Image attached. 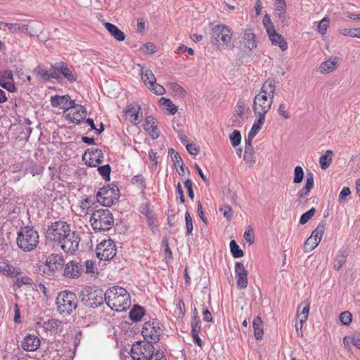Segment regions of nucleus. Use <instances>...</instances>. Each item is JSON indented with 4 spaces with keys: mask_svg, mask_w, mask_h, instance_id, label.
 <instances>
[{
    "mask_svg": "<svg viewBox=\"0 0 360 360\" xmlns=\"http://www.w3.org/2000/svg\"><path fill=\"white\" fill-rule=\"evenodd\" d=\"M143 315V309L139 306H134L129 312V318L134 321H139Z\"/></svg>",
    "mask_w": 360,
    "mask_h": 360,
    "instance_id": "nucleus-42",
    "label": "nucleus"
},
{
    "mask_svg": "<svg viewBox=\"0 0 360 360\" xmlns=\"http://www.w3.org/2000/svg\"><path fill=\"white\" fill-rule=\"evenodd\" d=\"M234 272L237 287L239 289L247 288L248 285V272L244 264L242 262H237L235 264Z\"/></svg>",
    "mask_w": 360,
    "mask_h": 360,
    "instance_id": "nucleus-18",
    "label": "nucleus"
},
{
    "mask_svg": "<svg viewBox=\"0 0 360 360\" xmlns=\"http://www.w3.org/2000/svg\"><path fill=\"white\" fill-rule=\"evenodd\" d=\"M91 225L95 231H105L110 230L114 224V217L110 210L99 209L95 210L90 218Z\"/></svg>",
    "mask_w": 360,
    "mask_h": 360,
    "instance_id": "nucleus-7",
    "label": "nucleus"
},
{
    "mask_svg": "<svg viewBox=\"0 0 360 360\" xmlns=\"http://www.w3.org/2000/svg\"><path fill=\"white\" fill-rule=\"evenodd\" d=\"M310 309V303L308 301H304L300 303L297 309V321L304 324L309 317Z\"/></svg>",
    "mask_w": 360,
    "mask_h": 360,
    "instance_id": "nucleus-28",
    "label": "nucleus"
},
{
    "mask_svg": "<svg viewBox=\"0 0 360 360\" xmlns=\"http://www.w3.org/2000/svg\"><path fill=\"white\" fill-rule=\"evenodd\" d=\"M268 37L274 46H278L281 51H285L288 49V45L284 37L278 33L274 27L268 29Z\"/></svg>",
    "mask_w": 360,
    "mask_h": 360,
    "instance_id": "nucleus-23",
    "label": "nucleus"
},
{
    "mask_svg": "<svg viewBox=\"0 0 360 360\" xmlns=\"http://www.w3.org/2000/svg\"><path fill=\"white\" fill-rule=\"evenodd\" d=\"M341 33L344 36H349L353 38H356L360 39V28H346L343 29L341 31Z\"/></svg>",
    "mask_w": 360,
    "mask_h": 360,
    "instance_id": "nucleus-51",
    "label": "nucleus"
},
{
    "mask_svg": "<svg viewBox=\"0 0 360 360\" xmlns=\"http://www.w3.org/2000/svg\"><path fill=\"white\" fill-rule=\"evenodd\" d=\"M103 154L101 150L88 149L82 156L83 160L90 167H97L103 161Z\"/></svg>",
    "mask_w": 360,
    "mask_h": 360,
    "instance_id": "nucleus-19",
    "label": "nucleus"
},
{
    "mask_svg": "<svg viewBox=\"0 0 360 360\" xmlns=\"http://www.w3.org/2000/svg\"><path fill=\"white\" fill-rule=\"evenodd\" d=\"M168 153L171 155L172 161L175 167H178V165L183 163V160L179 154L173 148H169Z\"/></svg>",
    "mask_w": 360,
    "mask_h": 360,
    "instance_id": "nucleus-55",
    "label": "nucleus"
},
{
    "mask_svg": "<svg viewBox=\"0 0 360 360\" xmlns=\"http://www.w3.org/2000/svg\"><path fill=\"white\" fill-rule=\"evenodd\" d=\"M39 234L32 227L25 226L20 229L17 236V245L23 252L34 250L39 243Z\"/></svg>",
    "mask_w": 360,
    "mask_h": 360,
    "instance_id": "nucleus-6",
    "label": "nucleus"
},
{
    "mask_svg": "<svg viewBox=\"0 0 360 360\" xmlns=\"http://www.w3.org/2000/svg\"><path fill=\"white\" fill-rule=\"evenodd\" d=\"M232 29L225 24L214 25L211 31L212 44L219 50L229 46L233 39Z\"/></svg>",
    "mask_w": 360,
    "mask_h": 360,
    "instance_id": "nucleus-5",
    "label": "nucleus"
},
{
    "mask_svg": "<svg viewBox=\"0 0 360 360\" xmlns=\"http://www.w3.org/2000/svg\"><path fill=\"white\" fill-rule=\"evenodd\" d=\"M316 209L312 207L309 211L303 214L300 219V223L301 224H306L309 219L314 215Z\"/></svg>",
    "mask_w": 360,
    "mask_h": 360,
    "instance_id": "nucleus-57",
    "label": "nucleus"
},
{
    "mask_svg": "<svg viewBox=\"0 0 360 360\" xmlns=\"http://www.w3.org/2000/svg\"><path fill=\"white\" fill-rule=\"evenodd\" d=\"M133 360H166L162 351L155 350L153 344L144 341H138L131 349Z\"/></svg>",
    "mask_w": 360,
    "mask_h": 360,
    "instance_id": "nucleus-4",
    "label": "nucleus"
},
{
    "mask_svg": "<svg viewBox=\"0 0 360 360\" xmlns=\"http://www.w3.org/2000/svg\"><path fill=\"white\" fill-rule=\"evenodd\" d=\"M304 176V173L302 167L301 166H296L294 169V176H293V183L295 184H300Z\"/></svg>",
    "mask_w": 360,
    "mask_h": 360,
    "instance_id": "nucleus-46",
    "label": "nucleus"
},
{
    "mask_svg": "<svg viewBox=\"0 0 360 360\" xmlns=\"http://www.w3.org/2000/svg\"><path fill=\"white\" fill-rule=\"evenodd\" d=\"M56 304L60 314L68 315L77 308V298L73 292L64 290L58 295Z\"/></svg>",
    "mask_w": 360,
    "mask_h": 360,
    "instance_id": "nucleus-8",
    "label": "nucleus"
},
{
    "mask_svg": "<svg viewBox=\"0 0 360 360\" xmlns=\"http://www.w3.org/2000/svg\"><path fill=\"white\" fill-rule=\"evenodd\" d=\"M229 139L233 147L238 146L241 142V135L238 130H234L230 135Z\"/></svg>",
    "mask_w": 360,
    "mask_h": 360,
    "instance_id": "nucleus-52",
    "label": "nucleus"
},
{
    "mask_svg": "<svg viewBox=\"0 0 360 360\" xmlns=\"http://www.w3.org/2000/svg\"><path fill=\"white\" fill-rule=\"evenodd\" d=\"M46 238L57 243L65 252L70 254L77 250L80 240L78 235L70 229L66 222L62 221L52 223L48 227Z\"/></svg>",
    "mask_w": 360,
    "mask_h": 360,
    "instance_id": "nucleus-1",
    "label": "nucleus"
},
{
    "mask_svg": "<svg viewBox=\"0 0 360 360\" xmlns=\"http://www.w3.org/2000/svg\"><path fill=\"white\" fill-rule=\"evenodd\" d=\"M239 44L245 53H252L257 49V40L252 28L246 27L243 30L240 36Z\"/></svg>",
    "mask_w": 360,
    "mask_h": 360,
    "instance_id": "nucleus-13",
    "label": "nucleus"
},
{
    "mask_svg": "<svg viewBox=\"0 0 360 360\" xmlns=\"http://www.w3.org/2000/svg\"><path fill=\"white\" fill-rule=\"evenodd\" d=\"M348 254L346 252H340L334 259L333 266L335 270L339 271L347 262Z\"/></svg>",
    "mask_w": 360,
    "mask_h": 360,
    "instance_id": "nucleus-38",
    "label": "nucleus"
},
{
    "mask_svg": "<svg viewBox=\"0 0 360 360\" xmlns=\"http://www.w3.org/2000/svg\"><path fill=\"white\" fill-rule=\"evenodd\" d=\"M126 119L133 124H137L141 116V106L131 105L124 110Z\"/></svg>",
    "mask_w": 360,
    "mask_h": 360,
    "instance_id": "nucleus-25",
    "label": "nucleus"
},
{
    "mask_svg": "<svg viewBox=\"0 0 360 360\" xmlns=\"http://www.w3.org/2000/svg\"><path fill=\"white\" fill-rule=\"evenodd\" d=\"M58 71L69 82L73 83L77 81V72L74 70L68 68L66 65L63 64L59 68Z\"/></svg>",
    "mask_w": 360,
    "mask_h": 360,
    "instance_id": "nucleus-33",
    "label": "nucleus"
},
{
    "mask_svg": "<svg viewBox=\"0 0 360 360\" xmlns=\"http://www.w3.org/2000/svg\"><path fill=\"white\" fill-rule=\"evenodd\" d=\"M248 106L244 102L240 101L236 106L235 112L238 116L242 117L245 113L248 112Z\"/></svg>",
    "mask_w": 360,
    "mask_h": 360,
    "instance_id": "nucleus-53",
    "label": "nucleus"
},
{
    "mask_svg": "<svg viewBox=\"0 0 360 360\" xmlns=\"http://www.w3.org/2000/svg\"><path fill=\"white\" fill-rule=\"evenodd\" d=\"M278 114L284 120H288L291 118V113L289 105L283 102L278 104L277 109Z\"/></svg>",
    "mask_w": 360,
    "mask_h": 360,
    "instance_id": "nucleus-40",
    "label": "nucleus"
},
{
    "mask_svg": "<svg viewBox=\"0 0 360 360\" xmlns=\"http://www.w3.org/2000/svg\"><path fill=\"white\" fill-rule=\"evenodd\" d=\"M132 184L139 188H145V179L144 176L141 174H136L134 176L131 180Z\"/></svg>",
    "mask_w": 360,
    "mask_h": 360,
    "instance_id": "nucleus-54",
    "label": "nucleus"
},
{
    "mask_svg": "<svg viewBox=\"0 0 360 360\" xmlns=\"http://www.w3.org/2000/svg\"><path fill=\"white\" fill-rule=\"evenodd\" d=\"M160 323L156 319L148 321L143 324L141 333L146 342H157L160 340L162 333Z\"/></svg>",
    "mask_w": 360,
    "mask_h": 360,
    "instance_id": "nucleus-12",
    "label": "nucleus"
},
{
    "mask_svg": "<svg viewBox=\"0 0 360 360\" xmlns=\"http://www.w3.org/2000/svg\"><path fill=\"white\" fill-rule=\"evenodd\" d=\"M185 221H186V226L187 233L188 235H191L192 233L193 226L192 218L188 212H186L185 213Z\"/></svg>",
    "mask_w": 360,
    "mask_h": 360,
    "instance_id": "nucleus-60",
    "label": "nucleus"
},
{
    "mask_svg": "<svg viewBox=\"0 0 360 360\" xmlns=\"http://www.w3.org/2000/svg\"><path fill=\"white\" fill-rule=\"evenodd\" d=\"M276 86L271 81H266L254 98L252 110L257 117L265 118L271 108L275 96Z\"/></svg>",
    "mask_w": 360,
    "mask_h": 360,
    "instance_id": "nucleus-2",
    "label": "nucleus"
},
{
    "mask_svg": "<svg viewBox=\"0 0 360 360\" xmlns=\"http://www.w3.org/2000/svg\"><path fill=\"white\" fill-rule=\"evenodd\" d=\"M254 328V335L257 340H259L262 338L263 330V322L259 316H257L252 323Z\"/></svg>",
    "mask_w": 360,
    "mask_h": 360,
    "instance_id": "nucleus-39",
    "label": "nucleus"
},
{
    "mask_svg": "<svg viewBox=\"0 0 360 360\" xmlns=\"http://www.w3.org/2000/svg\"><path fill=\"white\" fill-rule=\"evenodd\" d=\"M116 252V246L110 239L104 240L96 247V255L101 260H110L115 256Z\"/></svg>",
    "mask_w": 360,
    "mask_h": 360,
    "instance_id": "nucleus-14",
    "label": "nucleus"
},
{
    "mask_svg": "<svg viewBox=\"0 0 360 360\" xmlns=\"http://www.w3.org/2000/svg\"><path fill=\"white\" fill-rule=\"evenodd\" d=\"M0 86L9 92H14L15 91L13 75L11 72H6L0 77Z\"/></svg>",
    "mask_w": 360,
    "mask_h": 360,
    "instance_id": "nucleus-31",
    "label": "nucleus"
},
{
    "mask_svg": "<svg viewBox=\"0 0 360 360\" xmlns=\"http://www.w3.org/2000/svg\"><path fill=\"white\" fill-rule=\"evenodd\" d=\"M338 66V58L336 57L330 58L322 62L319 68L318 72L322 75H328L335 71Z\"/></svg>",
    "mask_w": 360,
    "mask_h": 360,
    "instance_id": "nucleus-24",
    "label": "nucleus"
},
{
    "mask_svg": "<svg viewBox=\"0 0 360 360\" xmlns=\"http://www.w3.org/2000/svg\"><path fill=\"white\" fill-rule=\"evenodd\" d=\"M141 77L146 86L156 81L155 75L150 69H142L141 72Z\"/></svg>",
    "mask_w": 360,
    "mask_h": 360,
    "instance_id": "nucleus-37",
    "label": "nucleus"
},
{
    "mask_svg": "<svg viewBox=\"0 0 360 360\" xmlns=\"http://www.w3.org/2000/svg\"><path fill=\"white\" fill-rule=\"evenodd\" d=\"M86 272L87 274H98L97 269L95 268V262L93 260L89 259L85 262Z\"/></svg>",
    "mask_w": 360,
    "mask_h": 360,
    "instance_id": "nucleus-58",
    "label": "nucleus"
},
{
    "mask_svg": "<svg viewBox=\"0 0 360 360\" xmlns=\"http://www.w3.org/2000/svg\"><path fill=\"white\" fill-rule=\"evenodd\" d=\"M0 274H2L8 276H13L16 274V272L13 268L10 266L8 263L4 261H0Z\"/></svg>",
    "mask_w": 360,
    "mask_h": 360,
    "instance_id": "nucleus-44",
    "label": "nucleus"
},
{
    "mask_svg": "<svg viewBox=\"0 0 360 360\" xmlns=\"http://www.w3.org/2000/svg\"><path fill=\"white\" fill-rule=\"evenodd\" d=\"M82 299L90 307H97L103 303V292L101 290L86 289L82 292Z\"/></svg>",
    "mask_w": 360,
    "mask_h": 360,
    "instance_id": "nucleus-15",
    "label": "nucleus"
},
{
    "mask_svg": "<svg viewBox=\"0 0 360 360\" xmlns=\"http://www.w3.org/2000/svg\"><path fill=\"white\" fill-rule=\"evenodd\" d=\"M86 122L89 124V126L90 127L91 130L96 131L97 134H101L103 131L104 127H103V124L102 123H101L99 128H96L95 127L94 120L92 119L88 118Z\"/></svg>",
    "mask_w": 360,
    "mask_h": 360,
    "instance_id": "nucleus-61",
    "label": "nucleus"
},
{
    "mask_svg": "<svg viewBox=\"0 0 360 360\" xmlns=\"http://www.w3.org/2000/svg\"><path fill=\"white\" fill-rule=\"evenodd\" d=\"M6 27L12 31L13 32H16L18 31H21L23 32V25H20L18 23H7L6 24Z\"/></svg>",
    "mask_w": 360,
    "mask_h": 360,
    "instance_id": "nucleus-62",
    "label": "nucleus"
},
{
    "mask_svg": "<svg viewBox=\"0 0 360 360\" xmlns=\"http://www.w3.org/2000/svg\"><path fill=\"white\" fill-rule=\"evenodd\" d=\"M41 345L39 338L34 334H27L20 341L22 349L26 352H35Z\"/></svg>",
    "mask_w": 360,
    "mask_h": 360,
    "instance_id": "nucleus-21",
    "label": "nucleus"
},
{
    "mask_svg": "<svg viewBox=\"0 0 360 360\" xmlns=\"http://www.w3.org/2000/svg\"><path fill=\"white\" fill-rule=\"evenodd\" d=\"M229 246L230 251L233 257L241 258L244 256L243 251L240 248V247L237 245L236 242L234 240H231Z\"/></svg>",
    "mask_w": 360,
    "mask_h": 360,
    "instance_id": "nucleus-43",
    "label": "nucleus"
},
{
    "mask_svg": "<svg viewBox=\"0 0 360 360\" xmlns=\"http://www.w3.org/2000/svg\"><path fill=\"white\" fill-rule=\"evenodd\" d=\"M352 314L349 311L342 312L339 316L340 323L343 326H349L352 321Z\"/></svg>",
    "mask_w": 360,
    "mask_h": 360,
    "instance_id": "nucleus-48",
    "label": "nucleus"
},
{
    "mask_svg": "<svg viewBox=\"0 0 360 360\" xmlns=\"http://www.w3.org/2000/svg\"><path fill=\"white\" fill-rule=\"evenodd\" d=\"M143 127L153 139H156L159 137L157 122L155 118L152 117H146Z\"/></svg>",
    "mask_w": 360,
    "mask_h": 360,
    "instance_id": "nucleus-27",
    "label": "nucleus"
},
{
    "mask_svg": "<svg viewBox=\"0 0 360 360\" xmlns=\"http://www.w3.org/2000/svg\"><path fill=\"white\" fill-rule=\"evenodd\" d=\"M158 104L162 110L169 115H174L177 112V107L169 98L162 97L158 101Z\"/></svg>",
    "mask_w": 360,
    "mask_h": 360,
    "instance_id": "nucleus-30",
    "label": "nucleus"
},
{
    "mask_svg": "<svg viewBox=\"0 0 360 360\" xmlns=\"http://www.w3.org/2000/svg\"><path fill=\"white\" fill-rule=\"evenodd\" d=\"M97 201L104 207H110L119 200V189L115 186H107L101 188L96 195Z\"/></svg>",
    "mask_w": 360,
    "mask_h": 360,
    "instance_id": "nucleus-9",
    "label": "nucleus"
},
{
    "mask_svg": "<svg viewBox=\"0 0 360 360\" xmlns=\"http://www.w3.org/2000/svg\"><path fill=\"white\" fill-rule=\"evenodd\" d=\"M23 32L31 37H37L42 43L50 40V34L45 30L44 25L37 20H32L23 25Z\"/></svg>",
    "mask_w": 360,
    "mask_h": 360,
    "instance_id": "nucleus-10",
    "label": "nucleus"
},
{
    "mask_svg": "<svg viewBox=\"0 0 360 360\" xmlns=\"http://www.w3.org/2000/svg\"><path fill=\"white\" fill-rule=\"evenodd\" d=\"M63 115L70 123L78 124L84 119L86 111L83 106L77 105L75 102V105Z\"/></svg>",
    "mask_w": 360,
    "mask_h": 360,
    "instance_id": "nucleus-17",
    "label": "nucleus"
},
{
    "mask_svg": "<svg viewBox=\"0 0 360 360\" xmlns=\"http://www.w3.org/2000/svg\"><path fill=\"white\" fill-rule=\"evenodd\" d=\"M33 72L39 80L43 82H47L52 77V75L49 72V71L47 69L41 66L37 67L34 70Z\"/></svg>",
    "mask_w": 360,
    "mask_h": 360,
    "instance_id": "nucleus-36",
    "label": "nucleus"
},
{
    "mask_svg": "<svg viewBox=\"0 0 360 360\" xmlns=\"http://www.w3.org/2000/svg\"><path fill=\"white\" fill-rule=\"evenodd\" d=\"M141 49L143 53H144L146 55H148V54L151 55V54L156 53V51H157L156 46L152 42H147V43L143 44L141 46Z\"/></svg>",
    "mask_w": 360,
    "mask_h": 360,
    "instance_id": "nucleus-49",
    "label": "nucleus"
},
{
    "mask_svg": "<svg viewBox=\"0 0 360 360\" xmlns=\"http://www.w3.org/2000/svg\"><path fill=\"white\" fill-rule=\"evenodd\" d=\"M243 236L245 240L249 243V245H252L253 243L254 236L252 230L251 229H246Z\"/></svg>",
    "mask_w": 360,
    "mask_h": 360,
    "instance_id": "nucleus-64",
    "label": "nucleus"
},
{
    "mask_svg": "<svg viewBox=\"0 0 360 360\" xmlns=\"http://www.w3.org/2000/svg\"><path fill=\"white\" fill-rule=\"evenodd\" d=\"M314 178L312 173H308L305 181L304 186L297 193V201L302 202L307 200L311 189L314 188Z\"/></svg>",
    "mask_w": 360,
    "mask_h": 360,
    "instance_id": "nucleus-22",
    "label": "nucleus"
},
{
    "mask_svg": "<svg viewBox=\"0 0 360 360\" xmlns=\"http://www.w3.org/2000/svg\"><path fill=\"white\" fill-rule=\"evenodd\" d=\"M219 211L222 212L224 217L226 218L227 221H229L231 220L233 212L229 205H223L219 208Z\"/></svg>",
    "mask_w": 360,
    "mask_h": 360,
    "instance_id": "nucleus-56",
    "label": "nucleus"
},
{
    "mask_svg": "<svg viewBox=\"0 0 360 360\" xmlns=\"http://www.w3.org/2000/svg\"><path fill=\"white\" fill-rule=\"evenodd\" d=\"M351 194V191L349 187H345L340 191L338 197V200L340 202H342L347 197H348Z\"/></svg>",
    "mask_w": 360,
    "mask_h": 360,
    "instance_id": "nucleus-63",
    "label": "nucleus"
},
{
    "mask_svg": "<svg viewBox=\"0 0 360 360\" xmlns=\"http://www.w3.org/2000/svg\"><path fill=\"white\" fill-rule=\"evenodd\" d=\"M62 321L56 319H50L44 323V328L46 331L56 333L62 328Z\"/></svg>",
    "mask_w": 360,
    "mask_h": 360,
    "instance_id": "nucleus-35",
    "label": "nucleus"
},
{
    "mask_svg": "<svg viewBox=\"0 0 360 360\" xmlns=\"http://www.w3.org/2000/svg\"><path fill=\"white\" fill-rule=\"evenodd\" d=\"M328 22L329 20L326 18H324L319 22L318 25V30L322 35L325 34L327 32Z\"/></svg>",
    "mask_w": 360,
    "mask_h": 360,
    "instance_id": "nucleus-59",
    "label": "nucleus"
},
{
    "mask_svg": "<svg viewBox=\"0 0 360 360\" xmlns=\"http://www.w3.org/2000/svg\"><path fill=\"white\" fill-rule=\"evenodd\" d=\"M151 92L158 96L164 95L166 93L165 89L155 82L146 86Z\"/></svg>",
    "mask_w": 360,
    "mask_h": 360,
    "instance_id": "nucleus-45",
    "label": "nucleus"
},
{
    "mask_svg": "<svg viewBox=\"0 0 360 360\" xmlns=\"http://www.w3.org/2000/svg\"><path fill=\"white\" fill-rule=\"evenodd\" d=\"M333 152L327 150L323 155L319 158V164L322 169H326L332 162Z\"/></svg>",
    "mask_w": 360,
    "mask_h": 360,
    "instance_id": "nucleus-41",
    "label": "nucleus"
},
{
    "mask_svg": "<svg viewBox=\"0 0 360 360\" xmlns=\"http://www.w3.org/2000/svg\"><path fill=\"white\" fill-rule=\"evenodd\" d=\"M343 345L346 349L351 350L352 347L360 351V334H353L343 338Z\"/></svg>",
    "mask_w": 360,
    "mask_h": 360,
    "instance_id": "nucleus-29",
    "label": "nucleus"
},
{
    "mask_svg": "<svg viewBox=\"0 0 360 360\" xmlns=\"http://www.w3.org/2000/svg\"><path fill=\"white\" fill-rule=\"evenodd\" d=\"M324 233L323 226H319L314 230L311 236L307 239L304 243V248L307 252L314 250L319 244L321 240Z\"/></svg>",
    "mask_w": 360,
    "mask_h": 360,
    "instance_id": "nucleus-20",
    "label": "nucleus"
},
{
    "mask_svg": "<svg viewBox=\"0 0 360 360\" xmlns=\"http://www.w3.org/2000/svg\"><path fill=\"white\" fill-rule=\"evenodd\" d=\"M105 300L108 306L116 311H124L130 306V295L121 287H112L105 293Z\"/></svg>",
    "mask_w": 360,
    "mask_h": 360,
    "instance_id": "nucleus-3",
    "label": "nucleus"
},
{
    "mask_svg": "<svg viewBox=\"0 0 360 360\" xmlns=\"http://www.w3.org/2000/svg\"><path fill=\"white\" fill-rule=\"evenodd\" d=\"M257 120L255 122L249 133V134L250 135V138L254 137L257 134V132L262 128L265 120V118L260 117H257Z\"/></svg>",
    "mask_w": 360,
    "mask_h": 360,
    "instance_id": "nucleus-47",
    "label": "nucleus"
},
{
    "mask_svg": "<svg viewBox=\"0 0 360 360\" xmlns=\"http://www.w3.org/2000/svg\"><path fill=\"white\" fill-rule=\"evenodd\" d=\"M275 11L282 22L286 20L287 6L285 0H275Z\"/></svg>",
    "mask_w": 360,
    "mask_h": 360,
    "instance_id": "nucleus-34",
    "label": "nucleus"
},
{
    "mask_svg": "<svg viewBox=\"0 0 360 360\" xmlns=\"http://www.w3.org/2000/svg\"><path fill=\"white\" fill-rule=\"evenodd\" d=\"M50 103L53 108L62 110L64 114L75 105V100H72L68 94L55 95L50 98Z\"/></svg>",
    "mask_w": 360,
    "mask_h": 360,
    "instance_id": "nucleus-16",
    "label": "nucleus"
},
{
    "mask_svg": "<svg viewBox=\"0 0 360 360\" xmlns=\"http://www.w3.org/2000/svg\"><path fill=\"white\" fill-rule=\"evenodd\" d=\"M98 171L99 174L103 176V178L105 181H110V172L111 169L109 165H105L103 166H100L98 168Z\"/></svg>",
    "mask_w": 360,
    "mask_h": 360,
    "instance_id": "nucleus-50",
    "label": "nucleus"
},
{
    "mask_svg": "<svg viewBox=\"0 0 360 360\" xmlns=\"http://www.w3.org/2000/svg\"><path fill=\"white\" fill-rule=\"evenodd\" d=\"M64 262L63 257L60 255L51 254L46 258L43 269L39 270L44 276L52 277L63 269Z\"/></svg>",
    "mask_w": 360,
    "mask_h": 360,
    "instance_id": "nucleus-11",
    "label": "nucleus"
},
{
    "mask_svg": "<svg viewBox=\"0 0 360 360\" xmlns=\"http://www.w3.org/2000/svg\"><path fill=\"white\" fill-rule=\"evenodd\" d=\"M103 26L110 34V35L116 41L122 42L125 40V34L115 25L110 22H104Z\"/></svg>",
    "mask_w": 360,
    "mask_h": 360,
    "instance_id": "nucleus-26",
    "label": "nucleus"
},
{
    "mask_svg": "<svg viewBox=\"0 0 360 360\" xmlns=\"http://www.w3.org/2000/svg\"><path fill=\"white\" fill-rule=\"evenodd\" d=\"M81 266L75 262L66 264L64 269V275L69 278H76L80 274Z\"/></svg>",
    "mask_w": 360,
    "mask_h": 360,
    "instance_id": "nucleus-32",
    "label": "nucleus"
}]
</instances>
